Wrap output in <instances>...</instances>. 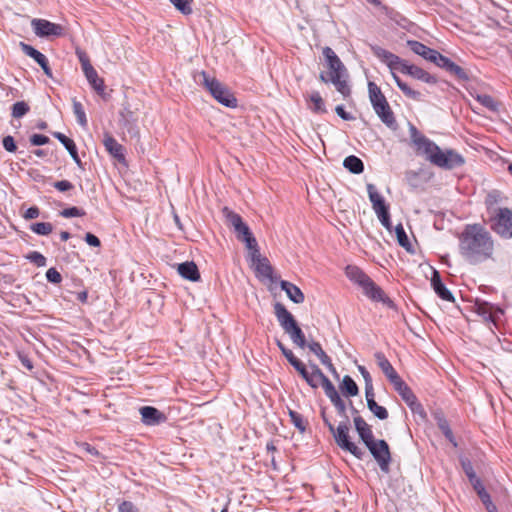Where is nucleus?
Returning a JSON list of instances; mask_svg holds the SVG:
<instances>
[{"label":"nucleus","mask_w":512,"mask_h":512,"mask_svg":"<svg viewBox=\"0 0 512 512\" xmlns=\"http://www.w3.org/2000/svg\"><path fill=\"white\" fill-rule=\"evenodd\" d=\"M280 287L283 291L286 292L288 298L291 301H293L294 303L300 304V303L304 302V299H305L304 294L300 290V288L298 286H296L295 284L285 281V280H282L280 282Z\"/></svg>","instance_id":"nucleus-21"},{"label":"nucleus","mask_w":512,"mask_h":512,"mask_svg":"<svg viewBox=\"0 0 512 512\" xmlns=\"http://www.w3.org/2000/svg\"><path fill=\"white\" fill-rule=\"evenodd\" d=\"M479 498L481 499L482 503L485 505V508L488 512H497V508L494 505V503L492 502L491 497L487 492L482 493V495L479 496Z\"/></svg>","instance_id":"nucleus-54"},{"label":"nucleus","mask_w":512,"mask_h":512,"mask_svg":"<svg viewBox=\"0 0 512 512\" xmlns=\"http://www.w3.org/2000/svg\"><path fill=\"white\" fill-rule=\"evenodd\" d=\"M358 370L365 381V394L374 391L370 373L366 370L364 366H358Z\"/></svg>","instance_id":"nucleus-47"},{"label":"nucleus","mask_w":512,"mask_h":512,"mask_svg":"<svg viewBox=\"0 0 512 512\" xmlns=\"http://www.w3.org/2000/svg\"><path fill=\"white\" fill-rule=\"evenodd\" d=\"M76 55H77V57L79 59V62L81 63V67H82L83 72L86 71V69H89V68L93 67L91 65V63H90V60H89L87 54L84 51L77 50L76 51Z\"/></svg>","instance_id":"nucleus-53"},{"label":"nucleus","mask_w":512,"mask_h":512,"mask_svg":"<svg viewBox=\"0 0 512 512\" xmlns=\"http://www.w3.org/2000/svg\"><path fill=\"white\" fill-rule=\"evenodd\" d=\"M26 258L34 263L37 267H44L46 265V258L37 251L30 252Z\"/></svg>","instance_id":"nucleus-46"},{"label":"nucleus","mask_w":512,"mask_h":512,"mask_svg":"<svg viewBox=\"0 0 512 512\" xmlns=\"http://www.w3.org/2000/svg\"><path fill=\"white\" fill-rule=\"evenodd\" d=\"M118 512H138V509L132 502L123 501L118 505Z\"/></svg>","instance_id":"nucleus-61"},{"label":"nucleus","mask_w":512,"mask_h":512,"mask_svg":"<svg viewBox=\"0 0 512 512\" xmlns=\"http://www.w3.org/2000/svg\"><path fill=\"white\" fill-rule=\"evenodd\" d=\"M470 483L472 484L474 490L477 492L478 496H481L482 493H486L487 492L485 490L481 480L478 477H476L475 479L470 481Z\"/></svg>","instance_id":"nucleus-64"},{"label":"nucleus","mask_w":512,"mask_h":512,"mask_svg":"<svg viewBox=\"0 0 512 512\" xmlns=\"http://www.w3.org/2000/svg\"><path fill=\"white\" fill-rule=\"evenodd\" d=\"M491 228L505 239L512 238V210L496 208L491 216Z\"/></svg>","instance_id":"nucleus-9"},{"label":"nucleus","mask_w":512,"mask_h":512,"mask_svg":"<svg viewBox=\"0 0 512 512\" xmlns=\"http://www.w3.org/2000/svg\"><path fill=\"white\" fill-rule=\"evenodd\" d=\"M53 186L58 191H61V192H65V191L71 190L73 188V184L71 182H69L68 180L57 181L53 184Z\"/></svg>","instance_id":"nucleus-62"},{"label":"nucleus","mask_w":512,"mask_h":512,"mask_svg":"<svg viewBox=\"0 0 512 512\" xmlns=\"http://www.w3.org/2000/svg\"><path fill=\"white\" fill-rule=\"evenodd\" d=\"M431 285L435 291V293L443 300L445 301H454V297L452 293L446 288V286L443 284L439 272L436 270H433V276L431 278Z\"/></svg>","instance_id":"nucleus-18"},{"label":"nucleus","mask_w":512,"mask_h":512,"mask_svg":"<svg viewBox=\"0 0 512 512\" xmlns=\"http://www.w3.org/2000/svg\"><path fill=\"white\" fill-rule=\"evenodd\" d=\"M354 425L364 444L374 439L371 426L361 416L354 417Z\"/></svg>","instance_id":"nucleus-20"},{"label":"nucleus","mask_w":512,"mask_h":512,"mask_svg":"<svg viewBox=\"0 0 512 512\" xmlns=\"http://www.w3.org/2000/svg\"><path fill=\"white\" fill-rule=\"evenodd\" d=\"M46 278L49 282L58 284L62 280L61 274L55 268H49L46 272Z\"/></svg>","instance_id":"nucleus-55"},{"label":"nucleus","mask_w":512,"mask_h":512,"mask_svg":"<svg viewBox=\"0 0 512 512\" xmlns=\"http://www.w3.org/2000/svg\"><path fill=\"white\" fill-rule=\"evenodd\" d=\"M438 426L442 433L445 435V437L454 445H456V443L454 442L452 430L450 429L448 422L445 419H439Z\"/></svg>","instance_id":"nucleus-48"},{"label":"nucleus","mask_w":512,"mask_h":512,"mask_svg":"<svg viewBox=\"0 0 512 512\" xmlns=\"http://www.w3.org/2000/svg\"><path fill=\"white\" fill-rule=\"evenodd\" d=\"M30 229L38 235H49L53 230V226L49 222H39L32 224Z\"/></svg>","instance_id":"nucleus-40"},{"label":"nucleus","mask_w":512,"mask_h":512,"mask_svg":"<svg viewBox=\"0 0 512 512\" xmlns=\"http://www.w3.org/2000/svg\"><path fill=\"white\" fill-rule=\"evenodd\" d=\"M121 121L124 123V125H129L136 122V118L134 117V114L132 111H130L128 108H124L123 111L120 113Z\"/></svg>","instance_id":"nucleus-56"},{"label":"nucleus","mask_w":512,"mask_h":512,"mask_svg":"<svg viewBox=\"0 0 512 512\" xmlns=\"http://www.w3.org/2000/svg\"><path fill=\"white\" fill-rule=\"evenodd\" d=\"M29 111V106L24 101H18L12 106V116L14 118H21Z\"/></svg>","instance_id":"nucleus-43"},{"label":"nucleus","mask_w":512,"mask_h":512,"mask_svg":"<svg viewBox=\"0 0 512 512\" xmlns=\"http://www.w3.org/2000/svg\"><path fill=\"white\" fill-rule=\"evenodd\" d=\"M459 251L470 264H480L493 259L494 240L481 224H468L459 236Z\"/></svg>","instance_id":"nucleus-1"},{"label":"nucleus","mask_w":512,"mask_h":512,"mask_svg":"<svg viewBox=\"0 0 512 512\" xmlns=\"http://www.w3.org/2000/svg\"><path fill=\"white\" fill-rule=\"evenodd\" d=\"M345 274L349 280L361 287L363 293L371 300L388 305L392 304V301L385 296L383 290L357 266L348 265L345 269Z\"/></svg>","instance_id":"nucleus-4"},{"label":"nucleus","mask_w":512,"mask_h":512,"mask_svg":"<svg viewBox=\"0 0 512 512\" xmlns=\"http://www.w3.org/2000/svg\"><path fill=\"white\" fill-rule=\"evenodd\" d=\"M397 71H400L403 74H407L425 83L434 84L437 82V79L434 76L430 75L428 72L416 65L409 64L406 60L402 61Z\"/></svg>","instance_id":"nucleus-13"},{"label":"nucleus","mask_w":512,"mask_h":512,"mask_svg":"<svg viewBox=\"0 0 512 512\" xmlns=\"http://www.w3.org/2000/svg\"><path fill=\"white\" fill-rule=\"evenodd\" d=\"M235 233L237 239L245 243V246H251V244H255L256 239L246 223L242 224L240 228L237 231H235Z\"/></svg>","instance_id":"nucleus-31"},{"label":"nucleus","mask_w":512,"mask_h":512,"mask_svg":"<svg viewBox=\"0 0 512 512\" xmlns=\"http://www.w3.org/2000/svg\"><path fill=\"white\" fill-rule=\"evenodd\" d=\"M376 213L380 223L388 230L391 229V221H390V214H389V207L388 205H385L381 208H378L374 210Z\"/></svg>","instance_id":"nucleus-37"},{"label":"nucleus","mask_w":512,"mask_h":512,"mask_svg":"<svg viewBox=\"0 0 512 512\" xmlns=\"http://www.w3.org/2000/svg\"><path fill=\"white\" fill-rule=\"evenodd\" d=\"M53 136L63 144V146L69 152L70 156L75 161V163L78 166H81V160L78 156L77 147H76L74 141L72 139L68 138L67 136H65L61 132H54Z\"/></svg>","instance_id":"nucleus-27"},{"label":"nucleus","mask_w":512,"mask_h":512,"mask_svg":"<svg viewBox=\"0 0 512 512\" xmlns=\"http://www.w3.org/2000/svg\"><path fill=\"white\" fill-rule=\"evenodd\" d=\"M246 248L250 252V257H251V261H252L253 265L256 264L257 262H259V260H262L265 258V257H262L260 254V250H259L257 241H255L254 245L251 244V246H246Z\"/></svg>","instance_id":"nucleus-50"},{"label":"nucleus","mask_w":512,"mask_h":512,"mask_svg":"<svg viewBox=\"0 0 512 512\" xmlns=\"http://www.w3.org/2000/svg\"><path fill=\"white\" fill-rule=\"evenodd\" d=\"M367 192H368L369 200L372 203L373 210H376L378 208H381V207L387 205L385 203L384 198L378 193L376 187L373 184H371V183L367 184Z\"/></svg>","instance_id":"nucleus-32"},{"label":"nucleus","mask_w":512,"mask_h":512,"mask_svg":"<svg viewBox=\"0 0 512 512\" xmlns=\"http://www.w3.org/2000/svg\"><path fill=\"white\" fill-rule=\"evenodd\" d=\"M390 383L393 385L394 389L398 392L401 398L406 402V404L413 408V406L416 404V397L412 390L401 379V377L399 376Z\"/></svg>","instance_id":"nucleus-17"},{"label":"nucleus","mask_w":512,"mask_h":512,"mask_svg":"<svg viewBox=\"0 0 512 512\" xmlns=\"http://www.w3.org/2000/svg\"><path fill=\"white\" fill-rule=\"evenodd\" d=\"M476 99L481 105H483L484 107L488 108L491 111H496L498 108L497 102L490 95H487V94L477 95Z\"/></svg>","instance_id":"nucleus-42"},{"label":"nucleus","mask_w":512,"mask_h":512,"mask_svg":"<svg viewBox=\"0 0 512 512\" xmlns=\"http://www.w3.org/2000/svg\"><path fill=\"white\" fill-rule=\"evenodd\" d=\"M432 62L436 64L438 67H441L448 71L449 73H451L452 75L456 76L458 79L468 80V75L463 68H461L459 65L451 61L446 56H443L439 52H437L435 60H433Z\"/></svg>","instance_id":"nucleus-14"},{"label":"nucleus","mask_w":512,"mask_h":512,"mask_svg":"<svg viewBox=\"0 0 512 512\" xmlns=\"http://www.w3.org/2000/svg\"><path fill=\"white\" fill-rule=\"evenodd\" d=\"M141 420L145 425L155 426L167 420L164 413L152 406H143L139 409Z\"/></svg>","instance_id":"nucleus-16"},{"label":"nucleus","mask_w":512,"mask_h":512,"mask_svg":"<svg viewBox=\"0 0 512 512\" xmlns=\"http://www.w3.org/2000/svg\"><path fill=\"white\" fill-rule=\"evenodd\" d=\"M308 348L312 353H314L319 358L321 363L323 365H325L329 369L330 372L337 375L336 369H335L330 357L322 349L319 342L313 341V342L309 343Z\"/></svg>","instance_id":"nucleus-22"},{"label":"nucleus","mask_w":512,"mask_h":512,"mask_svg":"<svg viewBox=\"0 0 512 512\" xmlns=\"http://www.w3.org/2000/svg\"><path fill=\"white\" fill-rule=\"evenodd\" d=\"M170 2L184 15L192 13L193 0H170Z\"/></svg>","instance_id":"nucleus-41"},{"label":"nucleus","mask_w":512,"mask_h":512,"mask_svg":"<svg viewBox=\"0 0 512 512\" xmlns=\"http://www.w3.org/2000/svg\"><path fill=\"white\" fill-rule=\"evenodd\" d=\"M329 431L333 434L337 445L357 458H361L362 451L349 440V425L347 421L340 422L337 428L333 424H329Z\"/></svg>","instance_id":"nucleus-10"},{"label":"nucleus","mask_w":512,"mask_h":512,"mask_svg":"<svg viewBox=\"0 0 512 512\" xmlns=\"http://www.w3.org/2000/svg\"><path fill=\"white\" fill-rule=\"evenodd\" d=\"M31 26L36 36L44 38L50 36L59 37L63 35V26L50 22L46 19L34 18L31 20Z\"/></svg>","instance_id":"nucleus-12"},{"label":"nucleus","mask_w":512,"mask_h":512,"mask_svg":"<svg viewBox=\"0 0 512 512\" xmlns=\"http://www.w3.org/2000/svg\"><path fill=\"white\" fill-rule=\"evenodd\" d=\"M30 142L35 146L45 145L49 142V138L42 134H34L30 137Z\"/></svg>","instance_id":"nucleus-59"},{"label":"nucleus","mask_w":512,"mask_h":512,"mask_svg":"<svg viewBox=\"0 0 512 512\" xmlns=\"http://www.w3.org/2000/svg\"><path fill=\"white\" fill-rule=\"evenodd\" d=\"M330 401L332 402V404L335 406V408L338 410V412L340 414L345 415L346 405H345V402L341 399L340 395L335 396Z\"/></svg>","instance_id":"nucleus-60"},{"label":"nucleus","mask_w":512,"mask_h":512,"mask_svg":"<svg viewBox=\"0 0 512 512\" xmlns=\"http://www.w3.org/2000/svg\"><path fill=\"white\" fill-rule=\"evenodd\" d=\"M292 366L297 370V372L302 376V378L307 381L309 378L310 372L306 369L305 365L298 359L294 361Z\"/></svg>","instance_id":"nucleus-58"},{"label":"nucleus","mask_w":512,"mask_h":512,"mask_svg":"<svg viewBox=\"0 0 512 512\" xmlns=\"http://www.w3.org/2000/svg\"><path fill=\"white\" fill-rule=\"evenodd\" d=\"M397 240L400 246L405 248L407 251H411V244L409 242V239L406 235V232L402 226V224H398L395 228Z\"/></svg>","instance_id":"nucleus-39"},{"label":"nucleus","mask_w":512,"mask_h":512,"mask_svg":"<svg viewBox=\"0 0 512 512\" xmlns=\"http://www.w3.org/2000/svg\"><path fill=\"white\" fill-rule=\"evenodd\" d=\"M39 214H40V210H39V208H38V207H36V206H33V207L28 208V209L25 211V213H24L23 217H24L26 220H31V219H35V218H37V217L39 216Z\"/></svg>","instance_id":"nucleus-63"},{"label":"nucleus","mask_w":512,"mask_h":512,"mask_svg":"<svg viewBox=\"0 0 512 512\" xmlns=\"http://www.w3.org/2000/svg\"><path fill=\"white\" fill-rule=\"evenodd\" d=\"M88 83L91 85V87L99 94L104 95L105 93V84L104 80L98 76L97 71L94 69V67H91L89 69H86V71L83 72Z\"/></svg>","instance_id":"nucleus-26"},{"label":"nucleus","mask_w":512,"mask_h":512,"mask_svg":"<svg viewBox=\"0 0 512 512\" xmlns=\"http://www.w3.org/2000/svg\"><path fill=\"white\" fill-rule=\"evenodd\" d=\"M201 84L209 91L211 96L225 107L235 108L237 99L230 90L214 77H210L205 71L200 73Z\"/></svg>","instance_id":"nucleus-8"},{"label":"nucleus","mask_w":512,"mask_h":512,"mask_svg":"<svg viewBox=\"0 0 512 512\" xmlns=\"http://www.w3.org/2000/svg\"><path fill=\"white\" fill-rule=\"evenodd\" d=\"M2 144H3V147L6 151L10 152V153H13L16 151L17 149V146H16V143H15V140L12 136L8 135V136H5L2 140Z\"/></svg>","instance_id":"nucleus-57"},{"label":"nucleus","mask_w":512,"mask_h":512,"mask_svg":"<svg viewBox=\"0 0 512 512\" xmlns=\"http://www.w3.org/2000/svg\"><path fill=\"white\" fill-rule=\"evenodd\" d=\"M343 166L351 173L359 174L364 170L362 160L354 155H350L344 159Z\"/></svg>","instance_id":"nucleus-30"},{"label":"nucleus","mask_w":512,"mask_h":512,"mask_svg":"<svg viewBox=\"0 0 512 512\" xmlns=\"http://www.w3.org/2000/svg\"><path fill=\"white\" fill-rule=\"evenodd\" d=\"M178 273L185 279L196 282L200 279V273L194 262H184L178 265Z\"/></svg>","instance_id":"nucleus-24"},{"label":"nucleus","mask_w":512,"mask_h":512,"mask_svg":"<svg viewBox=\"0 0 512 512\" xmlns=\"http://www.w3.org/2000/svg\"><path fill=\"white\" fill-rule=\"evenodd\" d=\"M326 396L331 400L335 396H338V392L333 383L326 377L321 384Z\"/></svg>","instance_id":"nucleus-45"},{"label":"nucleus","mask_w":512,"mask_h":512,"mask_svg":"<svg viewBox=\"0 0 512 512\" xmlns=\"http://www.w3.org/2000/svg\"><path fill=\"white\" fill-rule=\"evenodd\" d=\"M222 213L226 219V222L231 226L234 231H237L242 224H244L241 216L227 207H224Z\"/></svg>","instance_id":"nucleus-33"},{"label":"nucleus","mask_w":512,"mask_h":512,"mask_svg":"<svg viewBox=\"0 0 512 512\" xmlns=\"http://www.w3.org/2000/svg\"><path fill=\"white\" fill-rule=\"evenodd\" d=\"M340 389L347 396H356L358 395L359 389L355 381L348 375L343 377L342 383L340 384Z\"/></svg>","instance_id":"nucleus-34"},{"label":"nucleus","mask_w":512,"mask_h":512,"mask_svg":"<svg viewBox=\"0 0 512 512\" xmlns=\"http://www.w3.org/2000/svg\"><path fill=\"white\" fill-rule=\"evenodd\" d=\"M368 94L376 115L387 127L396 129L397 122L394 113L380 87L372 81L368 82Z\"/></svg>","instance_id":"nucleus-6"},{"label":"nucleus","mask_w":512,"mask_h":512,"mask_svg":"<svg viewBox=\"0 0 512 512\" xmlns=\"http://www.w3.org/2000/svg\"><path fill=\"white\" fill-rule=\"evenodd\" d=\"M375 359L378 366L390 382L399 377L396 370L382 352L375 353Z\"/></svg>","instance_id":"nucleus-23"},{"label":"nucleus","mask_w":512,"mask_h":512,"mask_svg":"<svg viewBox=\"0 0 512 512\" xmlns=\"http://www.w3.org/2000/svg\"><path fill=\"white\" fill-rule=\"evenodd\" d=\"M322 53L328 71L320 73V80L323 83H332L339 93L344 97H348L351 93V89L348 84V72L346 67L332 48L328 46L324 47Z\"/></svg>","instance_id":"nucleus-3"},{"label":"nucleus","mask_w":512,"mask_h":512,"mask_svg":"<svg viewBox=\"0 0 512 512\" xmlns=\"http://www.w3.org/2000/svg\"><path fill=\"white\" fill-rule=\"evenodd\" d=\"M368 409L380 420L388 418V411L385 407L380 406L374 399V391L365 394Z\"/></svg>","instance_id":"nucleus-28"},{"label":"nucleus","mask_w":512,"mask_h":512,"mask_svg":"<svg viewBox=\"0 0 512 512\" xmlns=\"http://www.w3.org/2000/svg\"><path fill=\"white\" fill-rule=\"evenodd\" d=\"M276 344L291 365L294 363V361L298 360V358L295 357L293 352L290 349L286 348L280 340H276Z\"/></svg>","instance_id":"nucleus-51"},{"label":"nucleus","mask_w":512,"mask_h":512,"mask_svg":"<svg viewBox=\"0 0 512 512\" xmlns=\"http://www.w3.org/2000/svg\"><path fill=\"white\" fill-rule=\"evenodd\" d=\"M309 101L312 103L310 109L315 113H325L326 108L324 105V101L319 92L314 91L309 95Z\"/></svg>","instance_id":"nucleus-35"},{"label":"nucleus","mask_w":512,"mask_h":512,"mask_svg":"<svg viewBox=\"0 0 512 512\" xmlns=\"http://www.w3.org/2000/svg\"><path fill=\"white\" fill-rule=\"evenodd\" d=\"M289 416L294 426L300 431L304 432L306 429V422L302 415L294 410H289Z\"/></svg>","instance_id":"nucleus-44"},{"label":"nucleus","mask_w":512,"mask_h":512,"mask_svg":"<svg viewBox=\"0 0 512 512\" xmlns=\"http://www.w3.org/2000/svg\"><path fill=\"white\" fill-rule=\"evenodd\" d=\"M106 150L118 161H124L123 146L111 135H105L103 140Z\"/></svg>","instance_id":"nucleus-25"},{"label":"nucleus","mask_w":512,"mask_h":512,"mask_svg":"<svg viewBox=\"0 0 512 512\" xmlns=\"http://www.w3.org/2000/svg\"><path fill=\"white\" fill-rule=\"evenodd\" d=\"M310 368L311 371L309 374V378L307 379L306 382L312 388H318L322 384L326 376L323 374L321 369L316 364L310 363Z\"/></svg>","instance_id":"nucleus-29"},{"label":"nucleus","mask_w":512,"mask_h":512,"mask_svg":"<svg viewBox=\"0 0 512 512\" xmlns=\"http://www.w3.org/2000/svg\"><path fill=\"white\" fill-rule=\"evenodd\" d=\"M60 215L65 218H71V217H81L85 215V211L82 209H79L77 207H70L62 210L60 212Z\"/></svg>","instance_id":"nucleus-49"},{"label":"nucleus","mask_w":512,"mask_h":512,"mask_svg":"<svg viewBox=\"0 0 512 512\" xmlns=\"http://www.w3.org/2000/svg\"><path fill=\"white\" fill-rule=\"evenodd\" d=\"M256 272L264 278L270 279L272 277L273 269L267 258L259 260L254 264Z\"/></svg>","instance_id":"nucleus-36"},{"label":"nucleus","mask_w":512,"mask_h":512,"mask_svg":"<svg viewBox=\"0 0 512 512\" xmlns=\"http://www.w3.org/2000/svg\"><path fill=\"white\" fill-rule=\"evenodd\" d=\"M372 51L377 58H379L390 68L392 77L395 80L399 89L403 92V94L412 100L421 101L422 93L410 88L395 73V71H397L399 66L401 65L403 59L378 46L373 47Z\"/></svg>","instance_id":"nucleus-5"},{"label":"nucleus","mask_w":512,"mask_h":512,"mask_svg":"<svg viewBox=\"0 0 512 512\" xmlns=\"http://www.w3.org/2000/svg\"><path fill=\"white\" fill-rule=\"evenodd\" d=\"M410 138L419 155L436 167L452 170L465 163L461 154L452 149L442 150L435 142L420 134L415 126H410Z\"/></svg>","instance_id":"nucleus-2"},{"label":"nucleus","mask_w":512,"mask_h":512,"mask_svg":"<svg viewBox=\"0 0 512 512\" xmlns=\"http://www.w3.org/2000/svg\"><path fill=\"white\" fill-rule=\"evenodd\" d=\"M20 47L27 56L33 58L41 66L47 77L52 78V70L49 66L47 57L43 53L24 42H20Z\"/></svg>","instance_id":"nucleus-15"},{"label":"nucleus","mask_w":512,"mask_h":512,"mask_svg":"<svg viewBox=\"0 0 512 512\" xmlns=\"http://www.w3.org/2000/svg\"><path fill=\"white\" fill-rule=\"evenodd\" d=\"M274 313L280 326L289 335L293 344L299 348H304L306 346L305 335L293 315L280 302L274 304Z\"/></svg>","instance_id":"nucleus-7"},{"label":"nucleus","mask_w":512,"mask_h":512,"mask_svg":"<svg viewBox=\"0 0 512 512\" xmlns=\"http://www.w3.org/2000/svg\"><path fill=\"white\" fill-rule=\"evenodd\" d=\"M365 445L369 449L373 458L378 463L381 471L388 473L391 462V454L387 442L385 440H375L374 438L372 441H369Z\"/></svg>","instance_id":"nucleus-11"},{"label":"nucleus","mask_w":512,"mask_h":512,"mask_svg":"<svg viewBox=\"0 0 512 512\" xmlns=\"http://www.w3.org/2000/svg\"><path fill=\"white\" fill-rule=\"evenodd\" d=\"M461 464H462V468H463L466 476L468 477L469 481H472L473 479H475L477 477L475 474V471L473 469V466L469 460L462 459Z\"/></svg>","instance_id":"nucleus-52"},{"label":"nucleus","mask_w":512,"mask_h":512,"mask_svg":"<svg viewBox=\"0 0 512 512\" xmlns=\"http://www.w3.org/2000/svg\"><path fill=\"white\" fill-rule=\"evenodd\" d=\"M407 46L417 55L423 57L424 59L432 62L435 60V56L438 51L431 49L424 45L423 43H420L415 40H409L407 41Z\"/></svg>","instance_id":"nucleus-19"},{"label":"nucleus","mask_w":512,"mask_h":512,"mask_svg":"<svg viewBox=\"0 0 512 512\" xmlns=\"http://www.w3.org/2000/svg\"><path fill=\"white\" fill-rule=\"evenodd\" d=\"M73 112L76 116L77 122L80 126H87V118L82 104L76 100H73Z\"/></svg>","instance_id":"nucleus-38"}]
</instances>
